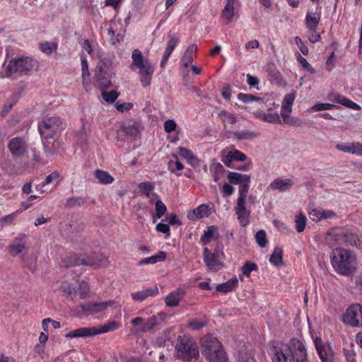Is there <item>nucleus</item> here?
I'll list each match as a JSON object with an SVG mask.
<instances>
[{
  "label": "nucleus",
  "mask_w": 362,
  "mask_h": 362,
  "mask_svg": "<svg viewBox=\"0 0 362 362\" xmlns=\"http://www.w3.org/2000/svg\"><path fill=\"white\" fill-rule=\"evenodd\" d=\"M21 90H18L14 92L9 98L6 101L1 113L3 115L7 114L10 110L13 107V106L19 100V99L21 98Z\"/></svg>",
  "instance_id": "58836bf2"
},
{
  "label": "nucleus",
  "mask_w": 362,
  "mask_h": 362,
  "mask_svg": "<svg viewBox=\"0 0 362 362\" xmlns=\"http://www.w3.org/2000/svg\"><path fill=\"white\" fill-rule=\"evenodd\" d=\"M95 78L102 89L109 87L111 84L110 73L107 64L104 62L98 64L95 69Z\"/></svg>",
  "instance_id": "2eb2a0df"
},
{
  "label": "nucleus",
  "mask_w": 362,
  "mask_h": 362,
  "mask_svg": "<svg viewBox=\"0 0 362 362\" xmlns=\"http://www.w3.org/2000/svg\"><path fill=\"white\" fill-rule=\"evenodd\" d=\"M258 269L257 265L252 262H246L241 267L243 274L249 277L252 271H257Z\"/></svg>",
  "instance_id": "3c124183"
},
{
  "label": "nucleus",
  "mask_w": 362,
  "mask_h": 362,
  "mask_svg": "<svg viewBox=\"0 0 362 362\" xmlns=\"http://www.w3.org/2000/svg\"><path fill=\"white\" fill-rule=\"evenodd\" d=\"M296 45L298 47L300 51L303 55H308L309 49L304 42L300 39V37L296 36L294 38Z\"/></svg>",
  "instance_id": "e2e57ef3"
},
{
  "label": "nucleus",
  "mask_w": 362,
  "mask_h": 362,
  "mask_svg": "<svg viewBox=\"0 0 362 362\" xmlns=\"http://www.w3.org/2000/svg\"><path fill=\"white\" fill-rule=\"evenodd\" d=\"M63 129L62 122L59 117H45L38 123V130L41 135L45 152L47 155H53L52 151L45 139L52 138Z\"/></svg>",
  "instance_id": "20e7f679"
},
{
  "label": "nucleus",
  "mask_w": 362,
  "mask_h": 362,
  "mask_svg": "<svg viewBox=\"0 0 362 362\" xmlns=\"http://www.w3.org/2000/svg\"><path fill=\"white\" fill-rule=\"evenodd\" d=\"M286 345L289 348V353L293 357L294 362H302L308 359L306 348L300 339L293 338Z\"/></svg>",
  "instance_id": "ddd939ff"
},
{
  "label": "nucleus",
  "mask_w": 362,
  "mask_h": 362,
  "mask_svg": "<svg viewBox=\"0 0 362 362\" xmlns=\"http://www.w3.org/2000/svg\"><path fill=\"white\" fill-rule=\"evenodd\" d=\"M94 175L102 185H109L115 181V178L108 172L100 169L95 170Z\"/></svg>",
  "instance_id": "ea45409f"
},
{
  "label": "nucleus",
  "mask_w": 362,
  "mask_h": 362,
  "mask_svg": "<svg viewBox=\"0 0 362 362\" xmlns=\"http://www.w3.org/2000/svg\"><path fill=\"white\" fill-rule=\"evenodd\" d=\"M209 362H228V358L223 347L205 356Z\"/></svg>",
  "instance_id": "72a5a7b5"
},
{
  "label": "nucleus",
  "mask_w": 362,
  "mask_h": 362,
  "mask_svg": "<svg viewBox=\"0 0 362 362\" xmlns=\"http://www.w3.org/2000/svg\"><path fill=\"white\" fill-rule=\"evenodd\" d=\"M40 49L45 54H51L54 52L57 51V45L53 42H45L40 45Z\"/></svg>",
  "instance_id": "de8ad7c7"
},
{
  "label": "nucleus",
  "mask_w": 362,
  "mask_h": 362,
  "mask_svg": "<svg viewBox=\"0 0 362 362\" xmlns=\"http://www.w3.org/2000/svg\"><path fill=\"white\" fill-rule=\"evenodd\" d=\"M238 361L239 362H256L251 354L244 351L239 353Z\"/></svg>",
  "instance_id": "338daca9"
},
{
  "label": "nucleus",
  "mask_w": 362,
  "mask_h": 362,
  "mask_svg": "<svg viewBox=\"0 0 362 362\" xmlns=\"http://www.w3.org/2000/svg\"><path fill=\"white\" fill-rule=\"evenodd\" d=\"M170 39L167 43V47L164 51L163 58L160 62V66L164 67L165 66L166 62H168L169 57H170L173 51L176 47L178 44L180 39L178 37L175 35H169Z\"/></svg>",
  "instance_id": "a878e982"
},
{
  "label": "nucleus",
  "mask_w": 362,
  "mask_h": 362,
  "mask_svg": "<svg viewBox=\"0 0 362 362\" xmlns=\"http://www.w3.org/2000/svg\"><path fill=\"white\" fill-rule=\"evenodd\" d=\"M17 213L18 211L15 213L10 214L8 215L0 218V224L1 225V226H4L5 225L11 223L14 221Z\"/></svg>",
  "instance_id": "69168bd1"
},
{
  "label": "nucleus",
  "mask_w": 362,
  "mask_h": 362,
  "mask_svg": "<svg viewBox=\"0 0 362 362\" xmlns=\"http://www.w3.org/2000/svg\"><path fill=\"white\" fill-rule=\"evenodd\" d=\"M255 239H256L257 244L261 247H266V245L268 243L267 239L266 232L263 230H260L256 233Z\"/></svg>",
  "instance_id": "5fc2aeb1"
},
{
  "label": "nucleus",
  "mask_w": 362,
  "mask_h": 362,
  "mask_svg": "<svg viewBox=\"0 0 362 362\" xmlns=\"http://www.w3.org/2000/svg\"><path fill=\"white\" fill-rule=\"evenodd\" d=\"M166 259V252L163 251H159L157 254L149 257L143 258L138 262L139 265L144 264H153L157 262H164Z\"/></svg>",
  "instance_id": "4c0bfd02"
},
{
  "label": "nucleus",
  "mask_w": 362,
  "mask_h": 362,
  "mask_svg": "<svg viewBox=\"0 0 362 362\" xmlns=\"http://www.w3.org/2000/svg\"><path fill=\"white\" fill-rule=\"evenodd\" d=\"M81 60L82 78L84 81L86 78H87L90 76V73L88 71V64L86 57L85 56H81Z\"/></svg>",
  "instance_id": "680f3d73"
},
{
  "label": "nucleus",
  "mask_w": 362,
  "mask_h": 362,
  "mask_svg": "<svg viewBox=\"0 0 362 362\" xmlns=\"http://www.w3.org/2000/svg\"><path fill=\"white\" fill-rule=\"evenodd\" d=\"M219 116L221 117L222 122L224 124H234L237 122L236 117L226 111H221L219 113Z\"/></svg>",
  "instance_id": "603ef678"
},
{
  "label": "nucleus",
  "mask_w": 362,
  "mask_h": 362,
  "mask_svg": "<svg viewBox=\"0 0 362 362\" xmlns=\"http://www.w3.org/2000/svg\"><path fill=\"white\" fill-rule=\"evenodd\" d=\"M219 238L218 228L215 226H210L204 230L200 238V243L202 245H206L211 242L212 240H217Z\"/></svg>",
  "instance_id": "cd10ccee"
},
{
  "label": "nucleus",
  "mask_w": 362,
  "mask_h": 362,
  "mask_svg": "<svg viewBox=\"0 0 362 362\" xmlns=\"http://www.w3.org/2000/svg\"><path fill=\"white\" fill-rule=\"evenodd\" d=\"M248 190L249 189L247 185L239 187L238 197L237 199L236 205L234 208H246V197Z\"/></svg>",
  "instance_id": "a19ab883"
},
{
  "label": "nucleus",
  "mask_w": 362,
  "mask_h": 362,
  "mask_svg": "<svg viewBox=\"0 0 362 362\" xmlns=\"http://www.w3.org/2000/svg\"><path fill=\"white\" fill-rule=\"evenodd\" d=\"M155 210L156 217L160 218L165 214L167 207L160 199H157L155 203Z\"/></svg>",
  "instance_id": "864d4df0"
},
{
  "label": "nucleus",
  "mask_w": 362,
  "mask_h": 362,
  "mask_svg": "<svg viewBox=\"0 0 362 362\" xmlns=\"http://www.w3.org/2000/svg\"><path fill=\"white\" fill-rule=\"evenodd\" d=\"M107 34L110 37V41L112 45H116L124 40V35L122 33L115 35V31L112 27L108 28Z\"/></svg>",
  "instance_id": "09e8293b"
},
{
  "label": "nucleus",
  "mask_w": 362,
  "mask_h": 362,
  "mask_svg": "<svg viewBox=\"0 0 362 362\" xmlns=\"http://www.w3.org/2000/svg\"><path fill=\"white\" fill-rule=\"evenodd\" d=\"M131 323L134 327H138V332H147L153 329L158 324V317L155 315L148 318L146 322H144L142 317H136L131 320Z\"/></svg>",
  "instance_id": "dca6fc26"
},
{
  "label": "nucleus",
  "mask_w": 362,
  "mask_h": 362,
  "mask_svg": "<svg viewBox=\"0 0 362 362\" xmlns=\"http://www.w3.org/2000/svg\"><path fill=\"white\" fill-rule=\"evenodd\" d=\"M124 132L126 135L130 137H135L140 132L139 126L136 123L124 127Z\"/></svg>",
  "instance_id": "8fccbe9b"
},
{
  "label": "nucleus",
  "mask_w": 362,
  "mask_h": 362,
  "mask_svg": "<svg viewBox=\"0 0 362 362\" xmlns=\"http://www.w3.org/2000/svg\"><path fill=\"white\" fill-rule=\"evenodd\" d=\"M298 63L310 74H315V69L308 62L307 59L300 54L296 55Z\"/></svg>",
  "instance_id": "13d9d810"
},
{
  "label": "nucleus",
  "mask_w": 362,
  "mask_h": 362,
  "mask_svg": "<svg viewBox=\"0 0 362 362\" xmlns=\"http://www.w3.org/2000/svg\"><path fill=\"white\" fill-rule=\"evenodd\" d=\"M333 240L337 243H345L358 248L362 247V235L341 228L332 229L327 233L326 240L331 243Z\"/></svg>",
  "instance_id": "0eeeda50"
},
{
  "label": "nucleus",
  "mask_w": 362,
  "mask_h": 362,
  "mask_svg": "<svg viewBox=\"0 0 362 362\" xmlns=\"http://www.w3.org/2000/svg\"><path fill=\"white\" fill-rule=\"evenodd\" d=\"M351 153L362 156V144L360 142H351Z\"/></svg>",
  "instance_id": "774afa93"
},
{
  "label": "nucleus",
  "mask_w": 362,
  "mask_h": 362,
  "mask_svg": "<svg viewBox=\"0 0 362 362\" xmlns=\"http://www.w3.org/2000/svg\"><path fill=\"white\" fill-rule=\"evenodd\" d=\"M184 293L185 291L182 288H177L170 292L165 298V303L166 305L171 308L177 306L180 300L182 298Z\"/></svg>",
  "instance_id": "c85d7f7f"
},
{
  "label": "nucleus",
  "mask_w": 362,
  "mask_h": 362,
  "mask_svg": "<svg viewBox=\"0 0 362 362\" xmlns=\"http://www.w3.org/2000/svg\"><path fill=\"white\" fill-rule=\"evenodd\" d=\"M228 181L231 185H239V187L247 185L250 188L251 176L250 175L241 174L236 172H228Z\"/></svg>",
  "instance_id": "5701e85b"
},
{
  "label": "nucleus",
  "mask_w": 362,
  "mask_h": 362,
  "mask_svg": "<svg viewBox=\"0 0 362 362\" xmlns=\"http://www.w3.org/2000/svg\"><path fill=\"white\" fill-rule=\"evenodd\" d=\"M36 66V62L29 57H18L11 59L5 71L6 76L16 78L18 76L28 75Z\"/></svg>",
  "instance_id": "39448f33"
},
{
  "label": "nucleus",
  "mask_w": 362,
  "mask_h": 362,
  "mask_svg": "<svg viewBox=\"0 0 362 362\" xmlns=\"http://www.w3.org/2000/svg\"><path fill=\"white\" fill-rule=\"evenodd\" d=\"M322 209H313L309 211L310 218L315 221L322 220Z\"/></svg>",
  "instance_id": "0e129e2a"
},
{
  "label": "nucleus",
  "mask_w": 362,
  "mask_h": 362,
  "mask_svg": "<svg viewBox=\"0 0 362 362\" xmlns=\"http://www.w3.org/2000/svg\"><path fill=\"white\" fill-rule=\"evenodd\" d=\"M201 345L203 349L202 354L205 356L223 346L217 338L211 334L204 336L201 340Z\"/></svg>",
  "instance_id": "f3484780"
},
{
  "label": "nucleus",
  "mask_w": 362,
  "mask_h": 362,
  "mask_svg": "<svg viewBox=\"0 0 362 362\" xmlns=\"http://www.w3.org/2000/svg\"><path fill=\"white\" fill-rule=\"evenodd\" d=\"M254 115L260 119L261 120L272 123V124H282V121L281 120L280 115L277 113H264L262 112H254Z\"/></svg>",
  "instance_id": "473e14b6"
},
{
  "label": "nucleus",
  "mask_w": 362,
  "mask_h": 362,
  "mask_svg": "<svg viewBox=\"0 0 362 362\" xmlns=\"http://www.w3.org/2000/svg\"><path fill=\"white\" fill-rule=\"evenodd\" d=\"M8 148L13 156L22 157L26 152L27 144L22 138L16 137L9 141Z\"/></svg>",
  "instance_id": "6ab92c4d"
},
{
  "label": "nucleus",
  "mask_w": 362,
  "mask_h": 362,
  "mask_svg": "<svg viewBox=\"0 0 362 362\" xmlns=\"http://www.w3.org/2000/svg\"><path fill=\"white\" fill-rule=\"evenodd\" d=\"M296 93L293 91L286 94L282 101L281 107V117L286 119L292 112V106L295 100Z\"/></svg>",
  "instance_id": "393cba45"
},
{
  "label": "nucleus",
  "mask_w": 362,
  "mask_h": 362,
  "mask_svg": "<svg viewBox=\"0 0 362 362\" xmlns=\"http://www.w3.org/2000/svg\"><path fill=\"white\" fill-rule=\"evenodd\" d=\"M238 3V0H226V5L221 12V17L226 21V23H229L235 16V4Z\"/></svg>",
  "instance_id": "c756f323"
},
{
  "label": "nucleus",
  "mask_w": 362,
  "mask_h": 362,
  "mask_svg": "<svg viewBox=\"0 0 362 362\" xmlns=\"http://www.w3.org/2000/svg\"><path fill=\"white\" fill-rule=\"evenodd\" d=\"M158 293V288L154 286L146 289L131 293L132 300L135 302H142L150 296H155Z\"/></svg>",
  "instance_id": "bb28decb"
},
{
  "label": "nucleus",
  "mask_w": 362,
  "mask_h": 362,
  "mask_svg": "<svg viewBox=\"0 0 362 362\" xmlns=\"http://www.w3.org/2000/svg\"><path fill=\"white\" fill-rule=\"evenodd\" d=\"M85 203L84 199L82 197H71L66 200L65 204L66 208H72L74 206H80Z\"/></svg>",
  "instance_id": "6e6d98bb"
},
{
  "label": "nucleus",
  "mask_w": 362,
  "mask_h": 362,
  "mask_svg": "<svg viewBox=\"0 0 362 362\" xmlns=\"http://www.w3.org/2000/svg\"><path fill=\"white\" fill-rule=\"evenodd\" d=\"M305 25L308 30H317L320 21V13L308 11L305 16Z\"/></svg>",
  "instance_id": "f704fd0d"
},
{
  "label": "nucleus",
  "mask_w": 362,
  "mask_h": 362,
  "mask_svg": "<svg viewBox=\"0 0 362 362\" xmlns=\"http://www.w3.org/2000/svg\"><path fill=\"white\" fill-rule=\"evenodd\" d=\"M176 357L186 362H203L199 360L197 343L188 337H178L175 345Z\"/></svg>",
  "instance_id": "7ed1b4c3"
},
{
  "label": "nucleus",
  "mask_w": 362,
  "mask_h": 362,
  "mask_svg": "<svg viewBox=\"0 0 362 362\" xmlns=\"http://www.w3.org/2000/svg\"><path fill=\"white\" fill-rule=\"evenodd\" d=\"M119 93L116 90H112L110 92H103V99L108 103H113L118 98Z\"/></svg>",
  "instance_id": "4d7b16f0"
},
{
  "label": "nucleus",
  "mask_w": 362,
  "mask_h": 362,
  "mask_svg": "<svg viewBox=\"0 0 362 362\" xmlns=\"http://www.w3.org/2000/svg\"><path fill=\"white\" fill-rule=\"evenodd\" d=\"M7 250L12 257H16L20 255L24 256L23 252L27 249V235L20 233L8 245Z\"/></svg>",
  "instance_id": "4468645a"
},
{
  "label": "nucleus",
  "mask_w": 362,
  "mask_h": 362,
  "mask_svg": "<svg viewBox=\"0 0 362 362\" xmlns=\"http://www.w3.org/2000/svg\"><path fill=\"white\" fill-rule=\"evenodd\" d=\"M237 218L242 227L247 226L250 223V210L247 208H234Z\"/></svg>",
  "instance_id": "c9c22d12"
},
{
  "label": "nucleus",
  "mask_w": 362,
  "mask_h": 362,
  "mask_svg": "<svg viewBox=\"0 0 362 362\" xmlns=\"http://www.w3.org/2000/svg\"><path fill=\"white\" fill-rule=\"evenodd\" d=\"M343 322L354 327H362V305L354 304L349 306L344 314Z\"/></svg>",
  "instance_id": "f8f14e48"
},
{
  "label": "nucleus",
  "mask_w": 362,
  "mask_h": 362,
  "mask_svg": "<svg viewBox=\"0 0 362 362\" xmlns=\"http://www.w3.org/2000/svg\"><path fill=\"white\" fill-rule=\"evenodd\" d=\"M314 344L321 362H337L335 353L329 343L323 341L320 337H316Z\"/></svg>",
  "instance_id": "9b49d317"
},
{
  "label": "nucleus",
  "mask_w": 362,
  "mask_h": 362,
  "mask_svg": "<svg viewBox=\"0 0 362 362\" xmlns=\"http://www.w3.org/2000/svg\"><path fill=\"white\" fill-rule=\"evenodd\" d=\"M173 157L175 158V162L173 163V160H170L168 162V169L169 170L173 173H175L177 176H180V174L175 173V169L178 171H181L184 169L183 164L179 160L178 157L177 155L174 154Z\"/></svg>",
  "instance_id": "a18cd8bd"
},
{
  "label": "nucleus",
  "mask_w": 362,
  "mask_h": 362,
  "mask_svg": "<svg viewBox=\"0 0 362 362\" xmlns=\"http://www.w3.org/2000/svg\"><path fill=\"white\" fill-rule=\"evenodd\" d=\"M223 153V152L222 153ZM247 156L239 150L229 151L226 155H222L221 161L228 168H235L234 161H245Z\"/></svg>",
  "instance_id": "aec40b11"
},
{
  "label": "nucleus",
  "mask_w": 362,
  "mask_h": 362,
  "mask_svg": "<svg viewBox=\"0 0 362 362\" xmlns=\"http://www.w3.org/2000/svg\"><path fill=\"white\" fill-rule=\"evenodd\" d=\"M223 252L217 248L211 252L208 247L203 249V259L208 269L218 271L224 267Z\"/></svg>",
  "instance_id": "9d476101"
},
{
  "label": "nucleus",
  "mask_w": 362,
  "mask_h": 362,
  "mask_svg": "<svg viewBox=\"0 0 362 362\" xmlns=\"http://www.w3.org/2000/svg\"><path fill=\"white\" fill-rule=\"evenodd\" d=\"M294 185V181L290 178L282 179L277 177L269 185V190H278L280 192L288 191Z\"/></svg>",
  "instance_id": "4be33fe9"
},
{
  "label": "nucleus",
  "mask_w": 362,
  "mask_h": 362,
  "mask_svg": "<svg viewBox=\"0 0 362 362\" xmlns=\"http://www.w3.org/2000/svg\"><path fill=\"white\" fill-rule=\"evenodd\" d=\"M138 188L139 191L148 198L150 199V202H152L153 197H157L156 193L152 192L155 188V184L150 182H143L139 184Z\"/></svg>",
  "instance_id": "e433bc0d"
},
{
  "label": "nucleus",
  "mask_w": 362,
  "mask_h": 362,
  "mask_svg": "<svg viewBox=\"0 0 362 362\" xmlns=\"http://www.w3.org/2000/svg\"><path fill=\"white\" fill-rule=\"evenodd\" d=\"M59 291L63 293L66 297H69L74 299L76 297V291L75 286L67 281H64L59 286Z\"/></svg>",
  "instance_id": "79ce46f5"
},
{
  "label": "nucleus",
  "mask_w": 362,
  "mask_h": 362,
  "mask_svg": "<svg viewBox=\"0 0 362 362\" xmlns=\"http://www.w3.org/2000/svg\"><path fill=\"white\" fill-rule=\"evenodd\" d=\"M269 354L272 362H294L289 353V348L280 341H274L269 344Z\"/></svg>",
  "instance_id": "1a4fd4ad"
},
{
  "label": "nucleus",
  "mask_w": 362,
  "mask_h": 362,
  "mask_svg": "<svg viewBox=\"0 0 362 362\" xmlns=\"http://www.w3.org/2000/svg\"><path fill=\"white\" fill-rule=\"evenodd\" d=\"M328 99L329 100L336 103L338 104H340L341 105H344L348 108L354 110H359L361 109V107L351 100L350 99L346 98L345 96H343L337 93H331L328 95Z\"/></svg>",
  "instance_id": "412c9836"
},
{
  "label": "nucleus",
  "mask_w": 362,
  "mask_h": 362,
  "mask_svg": "<svg viewBox=\"0 0 362 362\" xmlns=\"http://www.w3.org/2000/svg\"><path fill=\"white\" fill-rule=\"evenodd\" d=\"M335 107H337V105L331 103H317L311 107L310 110L315 112H320L322 110H332Z\"/></svg>",
  "instance_id": "bf43d9fd"
},
{
  "label": "nucleus",
  "mask_w": 362,
  "mask_h": 362,
  "mask_svg": "<svg viewBox=\"0 0 362 362\" xmlns=\"http://www.w3.org/2000/svg\"><path fill=\"white\" fill-rule=\"evenodd\" d=\"M238 286V280L237 277L234 276L224 283L217 284L216 286V291L222 293H228L235 291Z\"/></svg>",
  "instance_id": "2f4dec72"
},
{
  "label": "nucleus",
  "mask_w": 362,
  "mask_h": 362,
  "mask_svg": "<svg viewBox=\"0 0 362 362\" xmlns=\"http://www.w3.org/2000/svg\"><path fill=\"white\" fill-rule=\"evenodd\" d=\"M210 215V209L206 204H201L197 208L187 212V217L189 220L195 221L201 218H206Z\"/></svg>",
  "instance_id": "b1692460"
},
{
  "label": "nucleus",
  "mask_w": 362,
  "mask_h": 362,
  "mask_svg": "<svg viewBox=\"0 0 362 362\" xmlns=\"http://www.w3.org/2000/svg\"><path fill=\"white\" fill-rule=\"evenodd\" d=\"M228 138H232L234 140H252L259 136V134L249 130H243L241 132H228Z\"/></svg>",
  "instance_id": "7c9ffc66"
},
{
  "label": "nucleus",
  "mask_w": 362,
  "mask_h": 362,
  "mask_svg": "<svg viewBox=\"0 0 362 362\" xmlns=\"http://www.w3.org/2000/svg\"><path fill=\"white\" fill-rule=\"evenodd\" d=\"M115 304V300H110L104 302H89L81 305L82 310L87 315H93L95 313H100L108 306H112Z\"/></svg>",
  "instance_id": "a211bd4d"
},
{
  "label": "nucleus",
  "mask_w": 362,
  "mask_h": 362,
  "mask_svg": "<svg viewBox=\"0 0 362 362\" xmlns=\"http://www.w3.org/2000/svg\"><path fill=\"white\" fill-rule=\"evenodd\" d=\"M296 229L298 233H301L305 230L307 218L303 214H300L295 218Z\"/></svg>",
  "instance_id": "49530a36"
},
{
  "label": "nucleus",
  "mask_w": 362,
  "mask_h": 362,
  "mask_svg": "<svg viewBox=\"0 0 362 362\" xmlns=\"http://www.w3.org/2000/svg\"><path fill=\"white\" fill-rule=\"evenodd\" d=\"M89 291H90V288H89L88 284L86 281H82L79 284V286H78V294H79L80 298H81V299L85 298L89 293Z\"/></svg>",
  "instance_id": "052dcab7"
},
{
  "label": "nucleus",
  "mask_w": 362,
  "mask_h": 362,
  "mask_svg": "<svg viewBox=\"0 0 362 362\" xmlns=\"http://www.w3.org/2000/svg\"><path fill=\"white\" fill-rule=\"evenodd\" d=\"M132 59L131 69H138L141 86L144 88L149 86L155 71L154 66L148 59L144 58L142 52L138 49L132 51Z\"/></svg>",
  "instance_id": "f03ea898"
},
{
  "label": "nucleus",
  "mask_w": 362,
  "mask_h": 362,
  "mask_svg": "<svg viewBox=\"0 0 362 362\" xmlns=\"http://www.w3.org/2000/svg\"><path fill=\"white\" fill-rule=\"evenodd\" d=\"M238 99L243 103H250L253 101L259 103H264V99L262 98L256 97L252 94L240 93L237 96Z\"/></svg>",
  "instance_id": "c03bdc74"
},
{
  "label": "nucleus",
  "mask_w": 362,
  "mask_h": 362,
  "mask_svg": "<svg viewBox=\"0 0 362 362\" xmlns=\"http://www.w3.org/2000/svg\"><path fill=\"white\" fill-rule=\"evenodd\" d=\"M330 259L333 268L339 274L348 276L356 269V256L349 250L336 248L332 251Z\"/></svg>",
  "instance_id": "f257e3e1"
},
{
  "label": "nucleus",
  "mask_w": 362,
  "mask_h": 362,
  "mask_svg": "<svg viewBox=\"0 0 362 362\" xmlns=\"http://www.w3.org/2000/svg\"><path fill=\"white\" fill-rule=\"evenodd\" d=\"M119 325L115 321H110L98 327H81L65 334L66 338H78L93 337L99 334L107 333L118 329Z\"/></svg>",
  "instance_id": "423d86ee"
},
{
  "label": "nucleus",
  "mask_w": 362,
  "mask_h": 362,
  "mask_svg": "<svg viewBox=\"0 0 362 362\" xmlns=\"http://www.w3.org/2000/svg\"><path fill=\"white\" fill-rule=\"evenodd\" d=\"M283 250L281 247H276L274 250L273 253L271 255L269 262L275 265L279 266L283 263Z\"/></svg>",
  "instance_id": "37998d69"
},
{
  "label": "nucleus",
  "mask_w": 362,
  "mask_h": 362,
  "mask_svg": "<svg viewBox=\"0 0 362 362\" xmlns=\"http://www.w3.org/2000/svg\"><path fill=\"white\" fill-rule=\"evenodd\" d=\"M108 264V259L103 254L93 253L90 255L78 256L74 255L70 257L69 264L66 267L86 265L105 267Z\"/></svg>",
  "instance_id": "6e6552de"
}]
</instances>
